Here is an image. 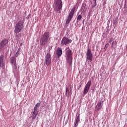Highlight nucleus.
I'll return each mask as SVG.
<instances>
[{
	"label": "nucleus",
	"mask_w": 127,
	"mask_h": 127,
	"mask_svg": "<svg viewBox=\"0 0 127 127\" xmlns=\"http://www.w3.org/2000/svg\"><path fill=\"white\" fill-rule=\"evenodd\" d=\"M24 21L22 20L19 21L16 24L14 29V33L16 37H18V33L21 32V30L24 28Z\"/></svg>",
	"instance_id": "f257e3e1"
},
{
	"label": "nucleus",
	"mask_w": 127,
	"mask_h": 127,
	"mask_svg": "<svg viewBox=\"0 0 127 127\" xmlns=\"http://www.w3.org/2000/svg\"><path fill=\"white\" fill-rule=\"evenodd\" d=\"M10 63H11L12 67V72L14 76L18 75V70H17V66H16V58L14 57H12L10 59Z\"/></svg>",
	"instance_id": "f03ea898"
},
{
	"label": "nucleus",
	"mask_w": 127,
	"mask_h": 127,
	"mask_svg": "<svg viewBox=\"0 0 127 127\" xmlns=\"http://www.w3.org/2000/svg\"><path fill=\"white\" fill-rule=\"evenodd\" d=\"M50 36V33L49 32H45L40 39V44L41 46H44L48 42V39Z\"/></svg>",
	"instance_id": "7ed1b4c3"
},
{
	"label": "nucleus",
	"mask_w": 127,
	"mask_h": 127,
	"mask_svg": "<svg viewBox=\"0 0 127 127\" xmlns=\"http://www.w3.org/2000/svg\"><path fill=\"white\" fill-rule=\"evenodd\" d=\"M73 55L72 54V50L68 49L65 52V59L67 63H68L69 66H72V62L73 61V58H72Z\"/></svg>",
	"instance_id": "20e7f679"
},
{
	"label": "nucleus",
	"mask_w": 127,
	"mask_h": 127,
	"mask_svg": "<svg viewBox=\"0 0 127 127\" xmlns=\"http://www.w3.org/2000/svg\"><path fill=\"white\" fill-rule=\"evenodd\" d=\"M63 5L62 0H55L54 10L55 11H59L60 9H62Z\"/></svg>",
	"instance_id": "39448f33"
},
{
	"label": "nucleus",
	"mask_w": 127,
	"mask_h": 127,
	"mask_svg": "<svg viewBox=\"0 0 127 127\" xmlns=\"http://www.w3.org/2000/svg\"><path fill=\"white\" fill-rule=\"evenodd\" d=\"M75 9H76L75 7H73L70 12H69L68 15L67 16V19L66 20L65 24H69L70 23V21H71V19L73 18V16H74V12H75Z\"/></svg>",
	"instance_id": "423d86ee"
},
{
	"label": "nucleus",
	"mask_w": 127,
	"mask_h": 127,
	"mask_svg": "<svg viewBox=\"0 0 127 127\" xmlns=\"http://www.w3.org/2000/svg\"><path fill=\"white\" fill-rule=\"evenodd\" d=\"M72 43V40L69 39L67 37H64L61 42V46H64Z\"/></svg>",
	"instance_id": "0eeeda50"
},
{
	"label": "nucleus",
	"mask_w": 127,
	"mask_h": 127,
	"mask_svg": "<svg viewBox=\"0 0 127 127\" xmlns=\"http://www.w3.org/2000/svg\"><path fill=\"white\" fill-rule=\"evenodd\" d=\"M86 60H88L90 62L93 61V54H92V51H91L89 47L87 48L86 52Z\"/></svg>",
	"instance_id": "6e6552de"
},
{
	"label": "nucleus",
	"mask_w": 127,
	"mask_h": 127,
	"mask_svg": "<svg viewBox=\"0 0 127 127\" xmlns=\"http://www.w3.org/2000/svg\"><path fill=\"white\" fill-rule=\"evenodd\" d=\"M45 63L46 66H49V65L51 64V55L50 53L46 54Z\"/></svg>",
	"instance_id": "1a4fd4ad"
},
{
	"label": "nucleus",
	"mask_w": 127,
	"mask_h": 127,
	"mask_svg": "<svg viewBox=\"0 0 127 127\" xmlns=\"http://www.w3.org/2000/svg\"><path fill=\"white\" fill-rule=\"evenodd\" d=\"M92 81L91 80H89L88 82L85 85L84 87V89L83 90V94L84 95H86L89 92V90H90V88H91V84Z\"/></svg>",
	"instance_id": "9d476101"
},
{
	"label": "nucleus",
	"mask_w": 127,
	"mask_h": 127,
	"mask_svg": "<svg viewBox=\"0 0 127 127\" xmlns=\"http://www.w3.org/2000/svg\"><path fill=\"white\" fill-rule=\"evenodd\" d=\"M103 106H104V101L100 100L95 106V111H101V109H103Z\"/></svg>",
	"instance_id": "9b49d317"
},
{
	"label": "nucleus",
	"mask_w": 127,
	"mask_h": 127,
	"mask_svg": "<svg viewBox=\"0 0 127 127\" xmlns=\"http://www.w3.org/2000/svg\"><path fill=\"white\" fill-rule=\"evenodd\" d=\"M4 56L3 55H1L0 56V67L4 69L5 68V63L4 62Z\"/></svg>",
	"instance_id": "f8f14e48"
},
{
	"label": "nucleus",
	"mask_w": 127,
	"mask_h": 127,
	"mask_svg": "<svg viewBox=\"0 0 127 127\" xmlns=\"http://www.w3.org/2000/svg\"><path fill=\"white\" fill-rule=\"evenodd\" d=\"M8 43V40L7 39H4L0 42V50H1L4 47L6 46Z\"/></svg>",
	"instance_id": "ddd939ff"
},
{
	"label": "nucleus",
	"mask_w": 127,
	"mask_h": 127,
	"mask_svg": "<svg viewBox=\"0 0 127 127\" xmlns=\"http://www.w3.org/2000/svg\"><path fill=\"white\" fill-rule=\"evenodd\" d=\"M72 95V89L67 87V86L65 87V96L69 98L70 96Z\"/></svg>",
	"instance_id": "4468645a"
},
{
	"label": "nucleus",
	"mask_w": 127,
	"mask_h": 127,
	"mask_svg": "<svg viewBox=\"0 0 127 127\" xmlns=\"http://www.w3.org/2000/svg\"><path fill=\"white\" fill-rule=\"evenodd\" d=\"M79 122H80V115H76L75 120L74 127H78V124H79Z\"/></svg>",
	"instance_id": "2eb2a0df"
},
{
	"label": "nucleus",
	"mask_w": 127,
	"mask_h": 127,
	"mask_svg": "<svg viewBox=\"0 0 127 127\" xmlns=\"http://www.w3.org/2000/svg\"><path fill=\"white\" fill-rule=\"evenodd\" d=\"M56 54L59 58V57H61V55H62V49L61 48H58L57 51H56Z\"/></svg>",
	"instance_id": "dca6fc26"
},
{
	"label": "nucleus",
	"mask_w": 127,
	"mask_h": 127,
	"mask_svg": "<svg viewBox=\"0 0 127 127\" xmlns=\"http://www.w3.org/2000/svg\"><path fill=\"white\" fill-rule=\"evenodd\" d=\"M37 115H38V112H34L32 111V114L31 115L32 120L33 121H34L35 119H36V117H37Z\"/></svg>",
	"instance_id": "f3484780"
},
{
	"label": "nucleus",
	"mask_w": 127,
	"mask_h": 127,
	"mask_svg": "<svg viewBox=\"0 0 127 127\" xmlns=\"http://www.w3.org/2000/svg\"><path fill=\"white\" fill-rule=\"evenodd\" d=\"M39 106H40V103H37L35 105V106L33 109V112H36V113H38L39 111L38 110H37V109H38V107H39Z\"/></svg>",
	"instance_id": "a211bd4d"
},
{
	"label": "nucleus",
	"mask_w": 127,
	"mask_h": 127,
	"mask_svg": "<svg viewBox=\"0 0 127 127\" xmlns=\"http://www.w3.org/2000/svg\"><path fill=\"white\" fill-rule=\"evenodd\" d=\"M81 19H82V15L79 14L77 16L76 22H79Z\"/></svg>",
	"instance_id": "6ab92c4d"
},
{
	"label": "nucleus",
	"mask_w": 127,
	"mask_h": 127,
	"mask_svg": "<svg viewBox=\"0 0 127 127\" xmlns=\"http://www.w3.org/2000/svg\"><path fill=\"white\" fill-rule=\"evenodd\" d=\"M115 46H117V41H114L112 42L111 47H112V48H113L115 47Z\"/></svg>",
	"instance_id": "aec40b11"
},
{
	"label": "nucleus",
	"mask_w": 127,
	"mask_h": 127,
	"mask_svg": "<svg viewBox=\"0 0 127 127\" xmlns=\"http://www.w3.org/2000/svg\"><path fill=\"white\" fill-rule=\"evenodd\" d=\"M20 48H19L18 50L17 51L15 55V57H17V56H18V55L19 54V52H20Z\"/></svg>",
	"instance_id": "412c9836"
},
{
	"label": "nucleus",
	"mask_w": 127,
	"mask_h": 127,
	"mask_svg": "<svg viewBox=\"0 0 127 127\" xmlns=\"http://www.w3.org/2000/svg\"><path fill=\"white\" fill-rule=\"evenodd\" d=\"M97 5V0H93V4L92 7H95Z\"/></svg>",
	"instance_id": "4be33fe9"
},
{
	"label": "nucleus",
	"mask_w": 127,
	"mask_h": 127,
	"mask_svg": "<svg viewBox=\"0 0 127 127\" xmlns=\"http://www.w3.org/2000/svg\"><path fill=\"white\" fill-rule=\"evenodd\" d=\"M108 47H109V43H107L105 45L104 49H105V50H107V48H108Z\"/></svg>",
	"instance_id": "5701e85b"
},
{
	"label": "nucleus",
	"mask_w": 127,
	"mask_h": 127,
	"mask_svg": "<svg viewBox=\"0 0 127 127\" xmlns=\"http://www.w3.org/2000/svg\"><path fill=\"white\" fill-rule=\"evenodd\" d=\"M113 41H114V38H111V39L109 41V43H111V42H113Z\"/></svg>",
	"instance_id": "b1692460"
},
{
	"label": "nucleus",
	"mask_w": 127,
	"mask_h": 127,
	"mask_svg": "<svg viewBox=\"0 0 127 127\" xmlns=\"http://www.w3.org/2000/svg\"><path fill=\"white\" fill-rule=\"evenodd\" d=\"M117 23H118V19H116L114 22V24H117Z\"/></svg>",
	"instance_id": "393cba45"
},
{
	"label": "nucleus",
	"mask_w": 127,
	"mask_h": 127,
	"mask_svg": "<svg viewBox=\"0 0 127 127\" xmlns=\"http://www.w3.org/2000/svg\"><path fill=\"white\" fill-rule=\"evenodd\" d=\"M88 65H89L90 67V69H91V67H92V63H89Z\"/></svg>",
	"instance_id": "a878e982"
},
{
	"label": "nucleus",
	"mask_w": 127,
	"mask_h": 127,
	"mask_svg": "<svg viewBox=\"0 0 127 127\" xmlns=\"http://www.w3.org/2000/svg\"><path fill=\"white\" fill-rule=\"evenodd\" d=\"M124 8H127V3H125V4H124Z\"/></svg>",
	"instance_id": "bb28decb"
},
{
	"label": "nucleus",
	"mask_w": 127,
	"mask_h": 127,
	"mask_svg": "<svg viewBox=\"0 0 127 127\" xmlns=\"http://www.w3.org/2000/svg\"><path fill=\"white\" fill-rule=\"evenodd\" d=\"M29 16H30V15H28V16H27L26 17V19H29Z\"/></svg>",
	"instance_id": "cd10ccee"
},
{
	"label": "nucleus",
	"mask_w": 127,
	"mask_h": 127,
	"mask_svg": "<svg viewBox=\"0 0 127 127\" xmlns=\"http://www.w3.org/2000/svg\"><path fill=\"white\" fill-rule=\"evenodd\" d=\"M20 46H22V43H20Z\"/></svg>",
	"instance_id": "c85d7f7f"
},
{
	"label": "nucleus",
	"mask_w": 127,
	"mask_h": 127,
	"mask_svg": "<svg viewBox=\"0 0 127 127\" xmlns=\"http://www.w3.org/2000/svg\"><path fill=\"white\" fill-rule=\"evenodd\" d=\"M59 13H61V11H59Z\"/></svg>",
	"instance_id": "c756f323"
},
{
	"label": "nucleus",
	"mask_w": 127,
	"mask_h": 127,
	"mask_svg": "<svg viewBox=\"0 0 127 127\" xmlns=\"http://www.w3.org/2000/svg\"><path fill=\"white\" fill-rule=\"evenodd\" d=\"M108 21H110V20H109Z\"/></svg>",
	"instance_id": "7c9ffc66"
},
{
	"label": "nucleus",
	"mask_w": 127,
	"mask_h": 127,
	"mask_svg": "<svg viewBox=\"0 0 127 127\" xmlns=\"http://www.w3.org/2000/svg\"><path fill=\"white\" fill-rule=\"evenodd\" d=\"M37 122H38V120H37Z\"/></svg>",
	"instance_id": "2f4dec72"
}]
</instances>
